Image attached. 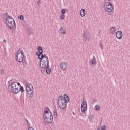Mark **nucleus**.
Masks as SVG:
<instances>
[{"instance_id":"35","label":"nucleus","mask_w":130,"mask_h":130,"mask_svg":"<svg viewBox=\"0 0 130 130\" xmlns=\"http://www.w3.org/2000/svg\"><path fill=\"white\" fill-rule=\"evenodd\" d=\"M15 84H17V86H18V87H20V88L21 87V84H20V83L17 82V83H16Z\"/></svg>"},{"instance_id":"11","label":"nucleus","mask_w":130,"mask_h":130,"mask_svg":"<svg viewBox=\"0 0 130 130\" xmlns=\"http://www.w3.org/2000/svg\"><path fill=\"white\" fill-rule=\"evenodd\" d=\"M43 53V49H42V47L41 46H39L38 47V52L36 53V55H38V56H40L41 54Z\"/></svg>"},{"instance_id":"8","label":"nucleus","mask_w":130,"mask_h":130,"mask_svg":"<svg viewBox=\"0 0 130 130\" xmlns=\"http://www.w3.org/2000/svg\"><path fill=\"white\" fill-rule=\"evenodd\" d=\"M15 59L18 62H22L24 59V53H21V54H17L15 56Z\"/></svg>"},{"instance_id":"41","label":"nucleus","mask_w":130,"mask_h":130,"mask_svg":"<svg viewBox=\"0 0 130 130\" xmlns=\"http://www.w3.org/2000/svg\"><path fill=\"white\" fill-rule=\"evenodd\" d=\"M96 101H97V100L95 99V100H94L93 101V103H95V102H96Z\"/></svg>"},{"instance_id":"5","label":"nucleus","mask_w":130,"mask_h":130,"mask_svg":"<svg viewBox=\"0 0 130 130\" xmlns=\"http://www.w3.org/2000/svg\"><path fill=\"white\" fill-rule=\"evenodd\" d=\"M17 82H13L11 83V85L10 86V90H11L12 93L14 94H18L19 93V87L16 84Z\"/></svg>"},{"instance_id":"6","label":"nucleus","mask_w":130,"mask_h":130,"mask_svg":"<svg viewBox=\"0 0 130 130\" xmlns=\"http://www.w3.org/2000/svg\"><path fill=\"white\" fill-rule=\"evenodd\" d=\"M41 57L40 56H38V58L39 59H40V64H42V63L43 62V61H45V63H49V61L48 60V57H47V56H46V55L45 54L44 55L43 54V53H42V54H41Z\"/></svg>"},{"instance_id":"7","label":"nucleus","mask_w":130,"mask_h":130,"mask_svg":"<svg viewBox=\"0 0 130 130\" xmlns=\"http://www.w3.org/2000/svg\"><path fill=\"white\" fill-rule=\"evenodd\" d=\"M43 118H44L45 121L47 122V123H51L53 119V116L51 113H49L48 115H43Z\"/></svg>"},{"instance_id":"30","label":"nucleus","mask_w":130,"mask_h":130,"mask_svg":"<svg viewBox=\"0 0 130 130\" xmlns=\"http://www.w3.org/2000/svg\"><path fill=\"white\" fill-rule=\"evenodd\" d=\"M64 15L63 14H61L60 15V19L61 20H64Z\"/></svg>"},{"instance_id":"37","label":"nucleus","mask_w":130,"mask_h":130,"mask_svg":"<svg viewBox=\"0 0 130 130\" xmlns=\"http://www.w3.org/2000/svg\"><path fill=\"white\" fill-rule=\"evenodd\" d=\"M29 98L30 99H33V96H32V95H29Z\"/></svg>"},{"instance_id":"4","label":"nucleus","mask_w":130,"mask_h":130,"mask_svg":"<svg viewBox=\"0 0 130 130\" xmlns=\"http://www.w3.org/2000/svg\"><path fill=\"white\" fill-rule=\"evenodd\" d=\"M104 9L107 13H111L113 10V5L110 2H106L104 5Z\"/></svg>"},{"instance_id":"28","label":"nucleus","mask_w":130,"mask_h":130,"mask_svg":"<svg viewBox=\"0 0 130 130\" xmlns=\"http://www.w3.org/2000/svg\"><path fill=\"white\" fill-rule=\"evenodd\" d=\"M102 130H106V126L105 125H103L101 127Z\"/></svg>"},{"instance_id":"43","label":"nucleus","mask_w":130,"mask_h":130,"mask_svg":"<svg viewBox=\"0 0 130 130\" xmlns=\"http://www.w3.org/2000/svg\"><path fill=\"white\" fill-rule=\"evenodd\" d=\"M108 1H109V2H111V1H110V0H108Z\"/></svg>"},{"instance_id":"21","label":"nucleus","mask_w":130,"mask_h":130,"mask_svg":"<svg viewBox=\"0 0 130 130\" xmlns=\"http://www.w3.org/2000/svg\"><path fill=\"white\" fill-rule=\"evenodd\" d=\"M12 82H13V79H11V80L8 81V83L7 84L8 90H10V87H11V85H12L13 83Z\"/></svg>"},{"instance_id":"26","label":"nucleus","mask_w":130,"mask_h":130,"mask_svg":"<svg viewBox=\"0 0 130 130\" xmlns=\"http://www.w3.org/2000/svg\"><path fill=\"white\" fill-rule=\"evenodd\" d=\"M94 109L95 110H99V109H100V106H99V105H96L94 107Z\"/></svg>"},{"instance_id":"23","label":"nucleus","mask_w":130,"mask_h":130,"mask_svg":"<svg viewBox=\"0 0 130 130\" xmlns=\"http://www.w3.org/2000/svg\"><path fill=\"white\" fill-rule=\"evenodd\" d=\"M18 90H19V92L20 91L21 93H24V92H25V90L24 89V87L23 86H20V88L18 87Z\"/></svg>"},{"instance_id":"17","label":"nucleus","mask_w":130,"mask_h":130,"mask_svg":"<svg viewBox=\"0 0 130 130\" xmlns=\"http://www.w3.org/2000/svg\"><path fill=\"white\" fill-rule=\"evenodd\" d=\"M91 64H92V66H96L97 62L96 61V58L95 57V56H93V58L91 60Z\"/></svg>"},{"instance_id":"27","label":"nucleus","mask_w":130,"mask_h":130,"mask_svg":"<svg viewBox=\"0 0 130 130\" xmlns=\"http://www.w3.org/2000/svg\"><path fill=\"white\" fill-rule=\"evenodd\" d=\"M22 53H23V51L18 50L16 52V54H22Z\"/></svg>"},{"instance_id":"9","label":"nucleus","mask_w":130,"mask_h":130,"mask_svg":"<svg viewBox=\"0 0 130 130\" xmlns=\"http://www.w3.org/2000/svg\"><path fill=\"white\" fill-rule=\"evenodd\" d=\"M88 107V105L87 104L86 102H83L81 105V110L82 113H85L86 111H87V108Z\"/></svg>"},{"instance_id":"34","label":"nucleus","mask_w":130,"mask_h":130,"mask_svg":"<svg viewBox=\"0 0 130 130\" xmlns=\"http://www.w3.org/2000/svg\"><path fill=\"white\" fill-rule=\"evenodd\" d=\"M100 45L102 49H103V44H102V42H100Z\"/></svg>"},{"instance_id":"2","label":"nucleus","mask_w":130,"mask_h":130,"mask_svg":"<svg viewBox=\"0 0 130 130\" xmlns=\"http://www.w3.org/2000/svg\"><path fill=\"white\" fill-rule=\"evenodd\" d=\"M57 104L60 109H64L67 107V103L62 100V96H59L57 100Z\"/></svg>"},{"instance_id":"14","label":"nucleus","mask_w":130,"mask_h":130,"mask_svg":"<svg viewBox=\"0 0 130 130\" xmlns=\"http://www.w3.org/2000/svg\"><path fill=\"white\" fill-rule=\"evenodd\" d=\"M60 68L62 71L67 70V63L64 62H62L60 64Z\"/></svg>"},{"instance_id":"22","label":"nucleus","mask_w":130,"mask_h":130,"mask_svg":"<svg viewBox=\"0 0 130 130\" xmlns=\"http://www.w3.org/2000/svg\"><path fill=\"white\" fill-rule=\"evenodd\" d=\"M53 113L54 117H55V118H57V116H58L57 111H56L55 109L54 110Z\"/></svg>"},{"instance_id":"33","label":"nucleus","mask_w":130,"mask_h":130,"mask_svg":"<svg viewBox=\"0 0 130 130\" xmlns=\"http://www.w3.org/2000/svg\"><path fill=\"white\" fill-rule=\"evenodd\" d=\"M1 74L2 76H4V75H5V72H4V70L2 69L1 71Z\"/></svg>"},{"instance_id":"13","label":"nucleus","mask_w":130,"mask_h":130,"mask_svg":"<svg viewBox=\"0 0 130 130\" xmlns=\"http://www.w3.org/2000/svg\"><path fill=\"white\" fill-rule=\"evenodd\" d=\"M116 36L118 39H121L122 38V31H117L116 32Z\"/></svg>"},{"instance_id":"32","label":"nucleus","mask_w":130,"mask_h":130,"mask_svg":"<svg viewBox=\"0 0 130 130\" xmlns=\"http://www.w3.org/2000/svg\"><path fill=\"white\" fill-rule=\"evenodd\" d=\"M22 24L23 25V26H26V21L23 20L22 21Z\"/></svg>"},{"instance_id":"1","label":"nucleus","mask_w":130,"mask_h":130,"mask_svg":"<svg viewBox=\"0 0 130 130\" xmlns=\"http://www.w3.org/2000/svg\"><path fill=\"white\" fill-rule=\"evenodd\" d=\"M6 24L10 29H13V28H16V23L12 16H8V18H6Z\"/></svg>"},{"instance_id":"29","label":"nucleus","mask_w":130,"mask_h":130,"mask_svg":"<svg viewBox=\"0 0 130 130\" xmlns=\"http://www.w3.org/2000/svg\"><path fill=\"white\" fill-rule=\"evenodd\" d=\"M61 13L62 15H64L66 14V9H62L61 10Z\"/></svg>"},{"instance_id":"36","label":"nucleus","mask_w":130,"mask_h":130,"mask_svg":"<svg viewBox=\"0 0 130 130\" xmlns=\"http://www.w3.org/2000/svg\"><path fill=\"white\" fill-rule=\"evenodd\" d=\"M28 130H35L34 128H33V127H29L28 128Z\"/></svg>"},{"instance_id":"39","label":"nucleus","mask_w":130,"mask_h":130,"mask_svg":"<svg viewBox=\"0 0 130 130\" xmlns=\"http://www.w3.org/2000/svg\"><path fill=\"white\" fill-rule=\"evenodd\" d=\"M5 15L7 16V18H8V17H10V16H9V15H8V13H6L5 14Z\"/></svg>"},{"instance_id":"38","label":"nucleus","mask_w":130,"mask_h":130,"mask_svg":"<svg viewBox=\"0 0 130 130\" xmlns=\"http://www.w3.org/2000/svg\"><path fill=\"white\" fill-rule=\"evenodd\" d=\"M40 4H41L40 0H39V1L37 2V5H40Z\"/></svg>"},{"instance_id":"12","label":"nucleus","mask_w":130,"mask_h":130,"mask_svg":"<svg viewBox=\"0 0 130 130\" xmlns=\"http://www.w3.org/2000/svg\"><path fill=\"white\" fill-rule=\"evenodd\" d=\"M83 40H85V41H89L90 37L87 33L84 32L83 34Z\"/></svg>"},{"instance_id":"44","label":"nucleus","mask_w":130,"mask_h":130,"mask_svg":"<svg viewBox=\"0 0 130 130\" xmlns=\"http://www.w3.org/2000/svg\"><path fill=\"white\" fill-rule=\"evenodd\" d=\"M73 114H75V113L73 112Z\"/></svg>"},{"instance_id":"40","label":"nucleus","mask_w":130,"mask_h":130,"mask_svg":"<svg viewBox=\"0 0 130 130\" xmlns=\"http://www.w3.org/2000/svg\"><path fill=\"white\" fill-rule=\"evenodd\" d=\"M3 42L4 43H7V41H6V40H4Z\"/></svg>"},{"instance_id":"42","label":"nucleus","mask_w":130,"mask_h":130,"mask_svg":"<svg viewBox=\"0 0 130 130\" xmlns=\"http://www.w3.org/2000/svg\"><path fill=\"white\" fill-rule=\"evenodd\" d=\"M81 115V116H83V115H82V114H80Z\"/></svg>"},{"instance_id":"18","label":"nucleus","mask_w":130,"mask_h":130,"mask_svg":"<svg viewBox=\"0 0 130 130\" xmlns=\"http://www.w3.org/2000/svg\"><path fill=\"white\" fill-rule=\"evenodd\" d=\"M59 32L61 34H66L67 31H66V29H64V27L61 26L59 29Z\"/></svg>"},{"instance_id":"24","label":"nucleus","mask_w":130,"mask_h":130,"mask_svg":"<svg viewBox=\"0 0 130 130\" xmlns=\"http://www.w3.org/2000/svg\"><path fill=\"white\" fill-rule=\"evenodd\" d=\"M18 18H19V20H21L22 21H23V20H24V16H23L22 15H20Z\"/></svg>"},{"instance_id":"16","label":"nucleus","mask_w":130,"mask_h":130,"mask_svg":"<svg viewBox=\"0 0 130 130\" xmlns=\"http://www.w3.org/2000/svg\"><path fill=\"white\" fill-rule=\"evenodd\" d=\"M80 15L81 17H85L86 15V10L84 9H82L80 11Z\"/></svg>"},{"instance_id":"10","label":"nucleus","mask_w":130,"mask_h":130,"mask_svg":"<svg viewBox=\"0 0 130 130\" xmlns=\"http://www.w3.org/2000/svg\"><path fill=\"white\" fill-rule=\"evenodd\" d=\"M26 92L29 95H31L32 93H33V86L31 84H27L26 86Z\"/></svg>"},{"instance_id":"3","label":"nucleus","mask_w":130,"mask_h":130,"mask_svg":"<svg viewBox=\"0 0 130 130\" xmlns=\"http://www.w3.org/2000/svg\"><path fill=\"white\" fill-rule=\"evenodd\" d=\"M40 67L43 70H46V72L48 75H50L51 69L49 67V63H45V61H43L42 64H40Z\"/></svg>"},{"instance_id":"31","label":"nucleus","mask_w":130,"mask_h":130,"mask_svg":"<svg viewBox=\"0 0 130 130\" xmlns=\"http://www.w3.org/2000/svg\"><path fill=\"white\" fill-rule=\"evenodd\" d=\"M88 118L89 119V120H92V118H93V115H89L88 116Z\"/></svg>"},{"instance_id":"15","label":"nucleus","mask_w":130,"mask_h":130,"mask_svg":"<svg viewBox=\"0 0 130 130\" xmlns=\"http://www.w3.org/2000/svg\"><path fill=\"white\" fill-rule=\"evenodd\" d=\"M62 100H64L66 103H69V102H70V98H69V96H68L67 94L63 95V97L62 96Z\"/></svg>"},{"instance_id":"20","label":"nucleus","mask_w":130,"mask_h":130,"mask_svg":"<svg viewBox=\"0 0 130 130\" xmlns=\"http://www.w3.org/2000/svg\"><path fill=\"white\" fill-rule=\"evenodd\" d=\"M110 33L111 34H114V32H115V27L112 26L110 28Z\"/></svg>"},{"instance_id":"19","label":"nucleus","mask_w":130,"mask_h":130,"mask_svg":"<svg viewBox=\"0 0 130 130\" xmlns=\"http://www.w3.org/2000/svg\"><path fill=\"white\" fill-rule=\"evenodd\" d=\"M50 113H51V112H50V111L49 110V109H48V108H47L46 109H45L44 110V113L43 115H47L48 114H49Z\"/></svg>"},{"instance_id":"25","label":"nucleus","mask_w":130,"mask_h":130,"mask_svg":"<svg viewBox=\"0 0 130 130\" xmlns=\"http://www.w3.org/2000/svg\"><path fill=\"white\" fill-rule=\"evenodd\" d=\"M27 34V36H30L32 34V31L30 30H28Z\"/></svg>"}]
</instances>
